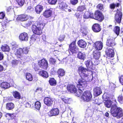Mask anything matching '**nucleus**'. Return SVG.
I'll return each instance as SVG.
<instances>
[{
    "label": "nucleus",
    "mask_w": 123,
    "mask_h": 123,
    "mask_svg": "<svg viewBox=\"0 0 123 123\" xmlns=\"http://www.w3.org/2000/svg\"><path fill=\"white\" fill-rule=\"evenodd\" d=\"M101 100L98 98H96L95 100L94 103L95 104H98L99 105L101 103Z\"/></svg>",
    "instance_id": "09e8293b"
},
{
    "label": "nucleus",
    "mask_w": 123,
    "mask_h": 123,
    "mask_svg": "<svg viewBox=\"0 0 123 123\" xmlns=\"http://www.w3.org/2000/svg\"><path fill=\"white\" fill-rule=\"evenodd\" d=\"M35 22L33 21L32 20H30L28 21V22H26L25 25L26 26L28 27L30 25H32L35 24Z\"/></svg>",
    "instance_id": "ea45409f"
},
{
    "label": "nucleus",
    "mask_w": 123,
    "mask_h": 123,
    "mask_svg": "<svg viewBox=\"0 0 123 123\" xmlns=\"http://www.w3.org/2000/svg\"><path fill=\"white\" fill-rule=\"evenodd\" d=\"M122 13L118 11L115 15V18L116 21L118 23L120 22L122 16Z\"/></svg>",
    "instance_id": "6ab92c4d"
},
{
    "label": "nucleus",
    "mask_w": 123,
    "mask_h": 123,
    "mask_svg": "<svg viewBox=\"0 0 123 123\" xmlns=\"http://www.w3.org/2000/svg\"><path fill=\"white\" fill-rule=\"evenodd\" d=\"M120 31V28L118 26H116L114 28V32L117 35V36L119 34Z\"/></svg>",
    "instance_id": "37998d69"
},
{
    "label": "nucleus",
    "mask_w": 123,
    "mask_h": 123,
    "mask_svg": "<svg viewBox=\"0 0 123 123\" xmlns=\"http://www.w3.org/2000/svg\"><path fill=\"white\" fill-rule=\"evenodd\" d=\"M57 1V0H49L48 2L52 5L55 4Z\"/></svg>",
    "instance_id": "3c124183"
},
{
    "label": "nucleus",
    "mask_w": 123,
    "mask_h": 123,
    "mask_svg": "<svg viewBox=\"0 0 123 123\" xmlns=\"http://www.w3.org/2000/svg\"><path fill=\"white\" fill-rule=\"evenodd\" d=\"M43 9V6H42L38 5L36 7L35 10L37 13L40 14L42 11Z\"/></svg>",
    "instance_id": "cd10ccee"
},
{
    "label": "nucleus",
    "mask_w": 123,
    "mask_h": 123,
    "mask_svg": "<svg viewBox=\"0 0 123 123\" xmlns=\"http://www.w3.org/2000/svg\"><path fill=\"white\" fill-rule=\"evenodd\" d=\"M81 98L84 101L87 102L91 101L92 98V94L89 91H86L81 95Z\"/></svg>",
    "instance_id": "20e7f679"
},
{
    "label": "nucleus",
    "mask_w": 123,
    "mask_h": 123,
    "mask_svg": "<svg viewBox=\"0 0 123 123\" xmlns=\"http://www.w3.org/2000/svg\"><path fill=\"white\" fill-rule=\"evenodd\" d=\"M38 64L40 67L46 69L48 67L47 61L45 59H43L38 62Z\"/></svg>",
    "instance_id": "1a4fd4ad"
},
{
    "label": "nucleus",
    "mask_w": 123,
    "mask_h": 123,
    "mask_svg": "<svg viewBox=\"0 0 123 123\" xmlns=\"http://www.w3.org/2000/svg\"><path fill=\"white\" fill-rule=\"evenodd\" d=\"M13 94L14 97L17 99H19L20 98L21 96L20 93L17 91L13 92Z\"/></svg>",
    "instance_id": "e433bc0d"
},
{
    "label": "nucleus",
    "mask_w": 123,
    "mask_h": 123,
    "mask_svg": "<svg viewBox=\"0 0 123 123\" xmlns=\"http://www.w3.org/2000/svg\"><path fill=\"white\" fill-rule=\"evenodd\" d=\"M115 85L112 83H111L110 86V88L111 90H113L115 88Z\"/></svg>",
    "instance_id": "052dcab7"
},
{
    "label": "nucleus",
    "mask_w": 123,
    "mask_h": 123,
    "mask_svg": "<svg viewBox=\"0 0 123 123\" xmlns=\"http://www.w3.org/2000/svg\"><path fill=\"white\" fill-rule=\"evenodd\" d=\"M85 63L87 68L92 69H94L93 63L91 60H89L86 61Z\"/></svg>",
    "instance_id": "412c9836"
},
{
    "label": "nucleus",
    "mask_w": 123,
    "mask_h": 123,
    "mask_svg": "<svg viewBox=\"0 0 123 123\" xmlns=\"http://www.w3.org/2000/svg\"><path fill=\"white\" fill-rule=\"evenodd\" d=\"M19 38L21 41H27L28 38V35L25 32L22 33L20 35Z\"/></svg>",
    "instance_id": "ddd939ff"
},
{
    "label": "nucleus",
    "mask_w": 123,
    "mask_h": 123,
    "mask_svg": "<svg viewBox=\"0 0 123 123\" xmlns=\"http://www.w3.org/2000/svg\"><path fill=\"white\" fill-rule=\"evenodd\" d=\"M11 46L13 49H16L18 47V45L16 44L15 42H13L11 44Z\"/></svg>",
    "instance_id": "8fccbe9b"
},
{
    "label": "nucleus",
    "mask_w": 123,
    "mask_h": 123,
    "mask_svg": "<svg viewBox=\"0 0 123 123\" xmlns=\"http://www.w3.org/2000/svg\"><path fill=\"white\" fill-rule=\"evenodd\" d=\"M79 51L78 48L76 46L75 41H74L69 46V51H70L72 54L77 53Z\"/></svg>",
    "instance_id": "39448f33"
},
{
    "label": "nucleus",
    "mask_w": 123,
    "mask_h": 123,
    "mask_svg": "<svg viewBox=\"0 0 123 123\" xmlns=\"http://www.w3.org/2000/svg\"><path fill=\"white\" fill-rule=\"evenodd\" d=\"M59 111L57 108L52 109L48 113V115L49 117L52 116H56L59 114Z\"/></svg>",
    "instance_id": "f8f14e48"
},
{
    "label": "nucleus",
    "mask_w": 123,
    "mask_h": 123,
    "mask_svg": "<svg viewBox=\"0 0 123 123\" xmlns=\"http://www.w3.org/2000/svg\"><path fill=\"white\" fill-rule=\"evenodd\" d=\"M94 94L95 96H98L101 94L102 92L101 89L98 87H96L94 88Z\"/></svg>",
    "instance_id": "5701e85b"
},
{
    "label": "nucleus",
    "mask_w": 123,
    "mask_h": 123,
    "mask_svg": "<svg viewBox=\"0 0 123 123\" xmlns=\"http://www.w3.org/2000/svg\"><path fill=\"white\" fill-rule=\"evenodd\" d=\"M103 98L104 99V100L105 101L107 100L106 99H108L109 97V95H108L107 93H104L102 96Z\"/></svg>",
    "instance_id": "5fc2aeb1"
},
{
    "label": "nucleus",
    "mask_w": 123,
    "mask_h": 123,
    "mask_svg": "<svg viewBox=\"0 0 123 123\" xmlns=\"http://www.w3.org/2000/svg\"><path fill=\"white\" fill-rule=\"evenodd\" d=\"M52 11L49 10L45 11L43 13V15L46 18H48L50 17L52 14Z\"/></svg>",
    "instance_id": "7c9ffc66"
},
{
    "label": "nucleus",
    "mask_w": 123,
    "mask_h": 123,
    "mask_svg": "<svg viewBox=\"0 0 123 123\" xmlns=\"http://www.w3.org/2000/svg\"><path fill=\"white\" fill-rule=\"evenodd\" d=\"M37 38V35L36 34H33L31 37V40L33 41H35Z\"/></svg>",
    "instance_id": "864d4df0"
},
{
    "label": "nucleus",
    "mask_w": 123,
    "mask_h": 123,
    "mask_svg": "<svg viewBox=\"0 0 123 123\" xmlns=\"http://www.w3.org/2000/svg\"><path fill=\"white\" fill-rule=\"evenodd\" d=\"M61 99H62V100L63 101H64L65 103H68L69 100V99H67L65 98H62Z\"/></svg>",
    "instance_id": "69168bd1"
},
{
    "label": "nucleus",
    "mask_w": 123,
    "mask_h": 123,
    "mask_svg": "<svg viewBox=\"0 0 123 123\" xmlns=\"http://www.w3.org/2000/svg\"><path fill=\"white\" fill-rule=\"evenodd\" d=\"M87 86L86 81L84 80L79 79L78 80V84L77 87L78 88V90H76L77 96L78 97L81 96L83 92L82 90H84L85 88Z\"/></svg>",
    "instance_id": "f03ea898"
},
{
    "label": "nucleus",
    "mask_w": 123,
    "mask_h": 123,
    "mask_svg": "<svg viewBox=\"0 0 123 123\" xmlns=\"http://www.w3.org/2000/svg\"><path fill=\"white\" fill-rule=\"evenodd\" d=\"M86 9V7L84 5L80 6L77 8V10L78 11L82 12Z\"/></svg>",
    "instance_id": "a18cd8bd"
},
{
    "label": "nucleus",
    "mask_w": 123,
    "mask_h": 123,
    "mask_svg": "<svg viewBox=\"0 0 123 123\" xmlns=\"http://www.w3.org/2000/svg\"><path fill=\"white\" fill-rule=\"evenodd\" d=\"M94 18V14L93 13L90 14L89 12L87 11L85 12L83 15V18H84L87 19L90 18Z\"/></svg>",
    "instance_id": "b1692460"
},
{
    "label": "nucleus",
    "mask_w": 123,
    "mask_h": 123,
    "mask_svg": "<svg viewBox=\"0 0 123 123\" xmlns=\"http://www.w3.org/2000/svg\"><path fill=\"white\" fill-rule=\"evenodd\" d=\"M81 32L85 35H86L87 33L88 29L85 27H82L81 28Z\"/></svg>",
    "instance_id": "4c0bfd02"
},
{
    "label": "nucleus",
    "mask_w": 123,
    "mask_h": 123,
    "mask_svg": "<svg viewBox=\"0 0 123 123\" xmlns=\"http://www.w3.org/2000/svg\"><path fill=\"white\" fill-rule=\"evenodd\" d=\"M39 74L44 78H47L48 77V73L42 70L40 71L39 72Z\"/></svg>",
    "instance_id": "c85d7f7f"
},
{
    "label": "nucleus",
    "mask_w": 123,
    "mask_h": 123,
    "mask_svg": "<svg viewBox=\"0 0 123 123\" xmlns=\"http://www.w3.org/2000/svg\"><path fill=\"white\" fill-rule=\"evenodd\" d=\"M26 77L27 79L29 81H31L33 80L32 75L29 73H27L26 74Z\"/></svg>",
    "instance_id": "a19ab883"
},
{
    "label": "nucleus",
    "mask_w": 123,
    "mask_h": 123,
    "mask_svg": "<svg viewBox=\"0 0 123 123\" xmlns=\"http://www.w3.org/2000/svg\"><path fill=\"white\" fill-rule=\"evenodd\" d=\"M18 5L20 6H22L25 3V0H16Z\"/></svg>",
    "instance_id": "c03bdc74"
},
{
    "label": "nucleus",
    "mask_w": 123,
    "mask_h": 123,
    "mask_svg": "<svg viewBox=\"0 0 123 123\" xmlns=\"http://www.w3.org/2000/svg\"><path fill=\"white\" fill-rule=\"evenodd\" d=\"M7 12H11L13 11V8L12 7H9L7 9Z\"/></svg>",
    "instance_id": "680f3d73"
},
{
    "label": "nucleus",
    "mask_w": 123,
    "mask_h": 123,
    "mask_svg": "<svg viewBox=\"0 0 123 123\" xmlns=\"http://www.w3.org/2000/svg\"><path fill=\"white\" fill-rule=\"evenodd\" d=\"M45 24V23L44 22L43 20L41 19L38 21L36 26L38 28H39L42 30L44 28Z\"/></svg>",
    "instance_id": "4be33fe9"
},
{
    "label": "nucleus",
    "mask_w": 123,
    "mask_h": 123,
    "mask_svg": "<svg viewBox=\"0 0 123 123\" xmlns=\"http://www.w3.org/2000/svg\"><path fill=\"white\" fill-rule=\"evenodd\" d=\"M28 18V16L25 14H22L19 15L17 18V20L22 21H26Z\"/></svg>",
    "instance_id": "dca6fc26"
},
{
    "label": "nucleus",
    "mask_w": 123,
    "mask_h": 123,
    "mask_svg": "<svg viewBox=\"0 0 123 123\" xmlns=\"http://www.w3.org/2000/svg\"><path fill=\"white\" fill-rule=\"evenodd\" d=\"M4 57V56L3 54L0 52V61L3 59Z\"/></svg>",
    "instance_id": "338daca9"
},
{
    "label": "nucleus",
    "mask_w": 123,
    "mask_h": 123,
    "mask_svg": "<svg viewBox=\"0 0 123 123\" xmlns=\"http://www.w3.org/2000/svg\"><path fill=\"white\" fill-rule=\"evenodd\" d=\"M97 7L100 10H102L103 9V5L101 4H98L97 6Z\"/></svg>",
    "instance_id": "bf43d9fd"
},
{
    "label": "nucleus",
    "mask_w": 123,
    "mask_h": 123,
    "mask_svg": "<svg viewBox=\"0 0 123 123\" xmlns=\"http://www.w3.org/2000/svg\"><path fill=\"white\" fill-rule=\"evenodd\" d=\"M20 57H19L21 60L26 62H28L30 60V57L27 56L20 55Z\"/></svg>",
    "instance_id": "473e14b6"
},
{
    "label": "nucleus",
    "mask_w": 123,
    "mask_h": 123,
    "mask_svg": "<svg viewBox=\"0 0 123 123\" xmlns=\"http://www.w3.org/2000/svg\"><path fill=\"white\" fill-rule=\"evenodd\" d=\"M65 37V36L64 35H61L60 36L59 38V40L61 42L64 40Z\"/></svg>",
    "instance_id": "13d9d810"
},
{
    "label": "nucleus",
    "mask_w": 123,
    "mask_h": 123,
    "mask_svg": "<svg viewBox=\"0 0 123 123\" xmlns=\"http://www.w3.org/2000/svg\"><path fill=\"white\" fill-rule=\"evenodd\" d=\"M118 100L121 104L123 103V94H122L118 97Z\"/></svg>",
    "instance_id": "49530a36"
},
{
    "label": "nucleus",
    "mask_w": 123,
    "mask_h": 123,
    "mask_svg": "<svg viewBox=\"0 0 123 123\" xmlns=\"http://www.w3.org/2000/svg\"><path fill=\"white\" fill-rule=\"evenodd\" d=\"M94 16L93 18L99 21H101L104 19V16L102 13L98 10L95 11Z\"/></svg>",
    "instance_id": "423d86ee"
},
{
    "label": "nucleus",
    "mask_w": 123,
    "mask_h": 123,
    "mask_svg": "<svg viewBox=\"0 0 123 123\" xmlns=\"http://www.w3.org/2000/svg\"><path fill=\"white\" fill-rule=\"evenodd\" d=\"M79 71L81 72L80 75L81 78L80 79L84 80L86 82L87 80H88V70L86 68L82 67H79Z\"/></svg>",
    "instance_id": "7ed1b4c3"
},
{
    "label": "nucleus",
    "mask_w": 123,
    "mask_h": 123,
    "mask_svg": "<svg viewBox=\"0 0 123 123\" xmlns=\"http://www.w3.org/2000/svg\"><path fill=\"white\" fill-rule=\"evenodd\" d=\"M75 16L77 18L78 20L80 22L81 21L82 18V15L81 13L77 12L75 14Z\"/></svg>",
    "instance_id": "79ce46f5"
},
{
    "label": "nucleus",
    "mask_w": 123,
    "mask_h": 123,
    "mask_svg": "<svg viewBox=\"0 0 123 123\" xmlns=\"http://www.w3.org/2000/svg\"><path fill=\"white\" fill-rule=\"evenodd\" d=\"M19 62V61L16 60H13L12 61V64L13 66L17 65Z\"/></svg>",
    "instance_id": "603ef678"
},
{
    "label": "nucleus",
    "mask_w": 123,
    "mask_h": 123,
    "mask_svg": "<svg viewBox=\"0 0 123 123\" xmlns=\"http://www.w3.org/2000/svg\"><path fill=\"white\" fill-rule=\"evenodd\" d=\"M49 83L51 86H55L56 85V81L53 78H51L49 80Z\"/></svg>",
    "instance_id": "c9c22d12"
},
{
    "label": "nucleus",
    "mask_w": 123,
    "mask_h": 123,
    "mask_svg": "<svg viewBox=\"0 0 123 123\" xmlns=\"http://www.w3.org/2000/svg\"><path fill=\"white\" fill-rule=\"evenodd\" d=\"M32 31L36 35H40L42 33V30L37 26L36 25H32Z\"/></svg>",
    "instance_id": "6e6552de"
},
{
    "label": "nucleus",
    "mask_w": 123,
    "mask_h": 123,
    "mask_svg": "<svg viewBox=\"0 0 123 123\" xmlns=\"http://www.w3.org/2000/svg\"><path fill=\"white\" fill-rule=\"evenodd\" d=\"M115 6V5L114 4H111L110 5V7L112 9H114Z\"/></svg>",
    "instance_id": "774afa93"
},
{
    "label": "nucleus",
    "mask_w": 123,
    "mask_h": 123,
    "mask_svg": "<svg viewBox=\"0 0 123 123\" xmlns=\"http://www.w3.org/2000/svg\"><path fill=\"white\" fill-rule=\"evenodd\" d=\"M103 43L101 41H97L95 43L94 46L96 50L99 51L101 50L103 47Z\"/></svg>",
    "instance_id": "f3484780"
},
{
    "label": "nucleus",
    "mask_w": 123,
    "mask_h": 123,
    "mask_svg": "<svg viewBox=\"0 0 123 123\" xmlns=\"http://www.w3.org/2000/svg\"><path fill=\"white\" fill-rule=\"evenodd\" d=\"M1 87L3 88L7 89L10 86V84L6 82H4L2 83L0 85Z\"/></svg>",
    "instance_id": "2f4dec72"
},
{
    "label": "nucleus",
    "mask_w": 123,
    "mask_h": 123,
    "mask_svg": "<svg viewBox=\"0 0 123 123\" xmlns=\"http://www.w3.org/2000/svg\"><path fill=\"white\" fill-rule=\"evenodd\" d=\"M119 81L120 83L123 85V76H122L119 79Z\"/></svg>",
    "instance_id": "e2e57ef3"
},
{
    "label": "nucleus",
    "mask_w": 123,
    "mask_h": 123,
    "mask_svg": "<svg viewBox=\"0 0 123 123\" xmlns=\"http://www.w3.org/2000/svg\"><path fill=\"white\" fill-rule=\"evenodd\" d=\"M44 102L45 104L47 106H51L53 104V100L50 97H47L44 98Z\"/></svg>",
    "instance_id": "2eb2a0df"
},
{
    "label": "nucleus",
    "mask_w": 123,
    "mask_h": 123,
    "mask_svg": "<svg viewBox=\"0 0 123 123\" xmlns=\"http://www.w3.org/2000/svg\"><path fill=\"white\" fill-rule=\"evenodd\" d=\"M93 55L94 58L98 59L100 57V52L99 51L95 50L93 52Z\"/></svg>",
    "instance_id": "a878e982"
},
{
    "label": "nucleus",
    "mask_w": 123,
    "mask_h": 123,
    "mask_svg": "<svg viewBox=\"0 0 123 123\" xmlns=\"http://www.w3.org/2000/svg\"><path fill=\"white\" fill-rule=\"evenodd\" d=\"M112 102L110 100L105 102V106L107 108H110L112 105L111 112V115L114 117L119 118L123 115V112L122 108L118 107L116 105H112Z\"/></svg>",
    "instance_id": "f257e3e1"
},
{
    "label": "nucleus",
    "mask_w": 123,
    "mask_h": 123,
    "mask_svg": "<svg viewBox=\"0 0 123 123\" xmlns=\"http://www.w3.org/2000/svg\"><path fill=\"white\" fill-rule=\"evenodd\" d=\"M28 52V49L27 48L25 47L23 48V49L19 48L18 49L16 53L19 55H21L23 54H27Z\"/></svg>",
    "instance_id": "9d476101"
},
{
    "label": "nucleus",
    "mask_w": 123,
    "mask_h": 123,
    "mask_svg": "<svg viewBox=\"0 0 123 123\" xmlns=\"http://www.w3.org/2000/svg\"><path fill=\"white\" fill-rule=\"evenodd\" d=\"M92 29L94 32L96 33L99 32L101 30V28L99 24H95L92 26Z\"/></svg>",
    "instance_id": "a211bd4d"
},
{
    "label": "nucleus",
    "mask_w": 123,
    "mask_h": 123,
    "mask_svg": "<svg viewBox=\"0 0 123 123\" xmlns=\"http://www.w3.org/2000/svg\"><path fill=\"white\" fill-rule=\"evenodd\" d=\"M14 104L12 103H7L6 105V108L8 110H12L14 108Z\"/></svg>",
    "instance_id": "c756f323"
},
{
    "label": "nucleus",
    "mask_w": 123,
    "mask_h": 123,
    "mask_svg": "<svg viewBox=\"0 0 123 123\" xmlns=\"http://www.w3.org/2000/svg\"><path fill=\"white\" fill-rule=\"evenodd\" d=\"M115 37L113 38L111 37H108L106 42V45L109 47H112L115 45L114 40Z\"/></svg>",
    "instance_id": "9b49d317"
},
{
    "label": "nucleus",
    "mask_w": 123,
    "mask_h": 123,
    "mask_svg": "<svg viewBox=\"0 0 123 123\" xmlns=\"http://www.w3.org/2000/svg\"><path fill=\"white\" fill-rule=\"evenodd\" d=\"M77 43L80 47L82 48L85 47L86 45V42L82 40L79 41Z\"/></svg>",
    "instance_id": "bb28decb"
},
{
    "label": "nucleus",
    "mask_w": 123,
    "mask_h": 123,
    "mask_svg": "<svg viewBox=\"0 0 123 123\" xmlns=\"http://www.w3.org/2000/svg\"><path fill=\"white\" fill-rule=\"evenodd\" d=\"M78 2V0H70V2L71 4L75 5Z\"/></svg>",
    "instance_id": "6e6d98bb"
},
{
    "label": "nucleus",
    "mask_w": 123,
    "mask_h": 123,
    "mask_svg": "<svg viewBox=\"0 0 123 123\" xmlns=\"http://www.w3.org/2000/svg\"><path fill=\"white\" fill-rule=\"evenodd\" d=\"M34 8L31 6L28 7L27 8L26 11L29 13H31L34 10Z\"/></svg>",
    "instance_id": "de8ad7c7"
},
{
    "label": "nucleus",
    "mask_w": 123,
    "mask_h": 123,
    "mask_svg": "<svg viewBox=\"0 0 123 123\" xmlns=\"http://www.w3.org/2000/svg\"><path fill=\"white\" fill-rule=\"evenodd\" d=\"M85 53L84 52H79L77 55V57L79 59L84 60L86 58Z\"/></svg>",
    "instance_id": "393cba45"
},
{
    "label": "nucleus",
    "mask_w": 123,
    "mask_h": 123,
    "mask_svg": "<svg viewBox=\"0 0 123 123\" xmlns=\"http://www.w3.org/2000/svg\"><path fill=\"white\" fill-rule=\"evenodd\" d=\"M105 52L106 55L108 57H113L114 56V53L113 50L111 48H107Z\"/></svg>",
    "instance_id": "aec40b11"
},
{
    "label": "nucleus",
    "mask_w": 123,
    "mask_h": 123,
    "mask_svg": "<svg viewBox=\"0 0 123 123\" xmlns=\"http://www.w3.org/2000/svg\"><path fill=\"white\" fill-rule=\"evenodd\" d=\"M68 90L70 92L75 93L76 91V89L75 86L72 84H69L67 87Z\"/></svg>",
    "instance_id": "4468645a"
},
{
    "label": "nucleus",
    "mask_w": 123,
    "mask_h": 123,
    "mask_svg": "<svg viewBox=\"0 0 123 123\" xmlns=\"http://www.w3.org/2000/svg\"><path fill=\"white\" fill-rule=\"evenodd\" d=\"M57 73L59 77V76L62 77L65 75V71L63 69H60L58 70Z\"/></svg>",
    "instance_id": "f704fd0d"
},
{
    "label": "nucleus",
    "mask_w": 123,
    "mask_h": 123,
    "mask_svg": "<svg viewBox=\"0 0 123 123\" xmlns=\"http://www.w3.org/2000/svg\"><path fill=\"white\" fill-rule=\"evenodd\" d=\"M34 106L35 108L39 110L41 107V103L37 101L34 104Z\"/></svg>",
    "instance_id": "58836bf2"
},
{
    "label": "nucleus",
    "mask_w": 123,
    "mask_h": 123,
    "mask_svg": "<svg viewBox=\"0 0 123 123\" xmlns=\"http://www.w3.org/2000/svg\"><path fill=\"white\" fill-rule=\"evenodd\" d=\"M59 7L60 9L65 12H70L71 10L68 8V7L66 3L64 2H62L59 5Z\"/></svg>",
    "instance_id": "0eeeda50"
},
{
    "label": "nucleus",
    "mask_w": 123,
    "mask_h": 123,
    "mask_svg": "<svg viewBox=\"0 0 123 123\" xmlns=\"http://www.w3.org/2000/svg\"><path fill=\"white\" fill-rule=\"evenodd\" d=\"M1 49L4 51H9L10 49L9 46L6 44L2 45L1 47Z\"/></svg>",
    "instance_id": "72a5a7b5"
},
{
    "label": "nucleus",
    "mask_w": 123,
    "mask_h": 123,
    "mask_svg": "<svg viewBox=\"0 0 123 123\" xmlns=\"http://www.w3.org/2000/svg\"><path fill=\"white\" fill-rule=\"evenodd\" d=\"M56 61V60L54 58H51L49 60V62L52 64H54Z\"/></svg>",
    "instance_id": "4d7b16f0"
},
{
    "label": "nucleus",
    "mask_w": 123,
    "mask_h": 123,
    "mask_svg": "<svg viewBox=\"0 0 123 123\" xmlns=\"http://www.w3.org/2000/svg\"><path fill=\"white\" fill-rule=\"evenodd\" d=\"M5 16V14L3 12H1L0 13V19H3Z\"/></svg>",
    "instance_id": "0e129e2a"
}]
</instances>
